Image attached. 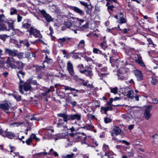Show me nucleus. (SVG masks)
<instances>
[{
    "mask_svg": "<svg viewBox=\"0 0 158 158\" xmlns=\"http://www.w3.org/2000/svg\"><path fill=\"white\" fill-rule=\"evenodd\" d=\"M64 122L62 119H59L58 120V123L57 124V127H62L64 124Z\"/></svg>",
    "mask_w": 158,
    "mask_h": 158,
    "instance_id": "27",
    "label": "nucleus"
},
{
    "mask_svg": "<svg viewBox=\"0 0 158 158\" xmlns=\"http://www.w3.org/2000/svg\"><path fill=\"white\" fill-rule=\"evenodd\" d=\"M31 56V53L30 52H27L26 54L25 57L27 58H29Z\"/></svg>",
    "mask_w": 158,
    "mask_h": 158,
    "instance_id": "61",
    "label": "nucleus"
},
{
    "mask_svg": "<svg viewBox=\"0 0 158 158\" xmlns=\"http://www.w3.org/2000/svg\"><path fill=\"white\" fill-rule=\"evenodd\" d=\"M81 73L85 74L86 76L89 77L90 78H92L93 75L92 68L88 66L85 67V69L83 70V71H81Z\"/></svg>",
    "mask_w": 158,
    "mask_h": 158,
    "instance_id": "5",
    "label": "nucleus"
},
{
    "mask_svg": "<svg viewBox=\"0 0 158 158\" xmlns=\"http://www.w3.org/2000/svg\"><path fill=\"white\" fill-rule=\"evenodd\" d=\"M57 115L58 117L63 118L62 120L64 122H67L68 120H69V114H68L66 113H60L57 114Z\"/></svg>",
    "mask_w": 158,
    "mask_h": 158,
    "instance_id": "10",
    "label": "nucleus"
},
{
    "mask_svg": "<svg viewBox=\"0 0 158 158\" xmlns=\"http://www.w3.org/2000/svg\"><path fill=\"white\" fill-rule=\"evenodd\" d=\"M9 37V36L6 34L0 35V39L3 40L4 41L6 40V39Z\"/></svg>",
    "mask_w": 158,
    "mask_h": 158,
    "instance_id": "28",
    "label": "nucleus"
},
{
    "mask_svg": "<svg viewBox=\"0 0 158 158\" xmlns=\"http://www.w3.org/2000/svg\"><path fill=\"white\" fill-rule=\"evenodd\" d=\"M17 76L19 78L20 82L19 83H22L23 82V81L22 80V78H23L25 75L26 73L23 72V70H20L17 72Z\"/></svg>",
    "mask_w": 158,
    "mask_h": 158,
    "instance_id": "13",
    "label": "nucleus"
},
{
    "mask_svg": "<svg viewBox=\"0 0 158 158\" xmlns=\"http://www.w3.org/2000/svg\"><path fill=\"white\" fill-rule=\"evenodd\" d=\"M150 139L152 140L153 142H155V141H158V135L156 134H155L153 135L150 137Z\"/></svg>",
    "mask_w": 158,
    "mask_h": 158,
    "instance_id": "25",
    "label": "nucleus"
},
{
    "mask_svg": "<svg viewBox=\"0 0 158 158\" xmlns=\"http://www.w3.org/2000/svg\"><path fill=\"white\" fill-rule=\"evenodd\" d=\"M153 103L154 104H157L158 103V100L156 98H154L152 99Z\"/></svg>",
    "mask_w": 158,
    "mask_h": 158,
    "instance_id": "49",
    "label": "nucleus"
},
{
    "mask_svg": "<svg viewBox=\"0 0 158 158\" xmlns=\"http://www.w3.org/2000/svg\"><path fill=\"white\" fill-rule=\"evenodd\" d=\"M114 7V5H110V6H108V7H107V9L109 11V10H111V11L113 10V8Z\"/></svg>",
    "mask_w": 158,
    "mask_h": 158,
    "instance_id": "48",
    "label": "nucleus"
},
{
    "mask_svg": "<svg viewBox=\"0 0 158 158\" xmlns=\"http://www.w3.org/2000/svg\"><path fill=\"white\" fill-rule=\"evenodd\" d=\"M158 82V81L155 78H152L151 81L152 84L153 85L156 84Z\"/></svg>",
    "mask_w": 158,
    "mask_h": 158,
    "instance_id": "37",
    "label": "nucleus"
},
{
    "mask_svg": "<svg viewBox=\"0 0 158 158\" xmlns=\"http://www.w3.org/2000/svg\"><path fill=\"white\" fill-rule=\"evenodd\" d=\"M80 3L83 6H85V7L88 6V4L85 2H82V1H80Z\"/></svg>",
    "mask_w": 158,
    "mask_h": 158,
    "instance_id": "52",
    "label": "nucleus"
},
{
    "mask_svg": "<svg viewBox=\"0 0 158 158\" xmlns=\"http://www.w3.org/2000/svg\"><path fill=\"white\" fill-rule=\"evenodd\" d=\"M12 95L17 101H20L21 100V96L18 93H14Z\"/></svg>",
    "mask_w": 158,
    "mask_h": 158,
    "instance_id": "21",
    "label": "nucleus"
},
{
    "mask_svg": "<svg viewBox=\"0 0 158 158\" xmlns=\"http://www.w3.org/2000/svg\"><path fill=\"white\" fill-rule=\"evenodd\" d=\"M40 13L47 22H49L53 21V19L52 17L49 14H47L44 10H41Z\"/></svg>",
    "mask_w": 158,
    "mask_h": 158,
    "instance_id": "8",
    "label": "nucleus"
},
{
    "mask_svg": "<svg viewBox=\"0 0 158 158\" xmlns=\"http://www.w3.org/2000/svg\"><path fill=\"white\" fill-rule=\"evenodd\" d=\"M104 121L105 123H107L110 122L111 121V120L108 118L106 117L104 118Z\"/></svg>",
    "mask_w": 158,
    "mask_h": 158,
    "instance_id": "45",
    "label": "nucleus"
},
{
    "mask_svg": "<svg viewBox=\"0 0 158 158\" xmlns=\"http://www.w3.org/2000/svg\"><path fill=\"white\" fill-rule=\"evenodd\" d=\"M17 52H15V56H17L19 59H22L24 58L23 56L24 53L23 52H19L17 53Z\"/></svg>",
    "mask_w": 158,
    "mask_h": 158,
    "instance_id": "22",
    "label": "nucleus"
},
{
    "mask_svg": "<svg viewBox=\"0 0 158 158\" xmlns=\"http://www.w3.org/2000/svg\"><path fill=\"white\" fill-rule=\"evenodd\" d=\"M85 42L84 40H82L80 41L79 44H78V46L80 44H84L85 45Z\"/></svg>",
    "mask_w": 158,
    "mask_h": 158,
    "instance_id": "58",
    "label": "nucleus"
},
{
    "mask_svg": "<svg viewBox=\"0 0 158 158\" xmlns=\"http://www.w3.org/2000/svg\"><path fill=\"white\" fill-rule=\"evenodd\" d=\"M59 43H63L66 41V39L65 37L60 38L58 40Z\"/></svg>",
    "mask_w": 158,
    "mask_h": 158,
    "instance_id": "43",
    "label": "nucleus"
},
{
    "mask_svg": "<svg viewBox=\"0 0 158 158\" xmlns=\"http://www.w3.org/2000/svg\"><path fill=\"white\" fill-rule=\"evenodd\" d=\"M118 79L121 80H126L127 79V76L126 73L125 69L123 68L120 69L117 74Z\"/></svg>",
    "mask_w": 158,
    "mask_h": 158,
    "instance_id": "4",
    "label": "nucleus"
},
{
    "mask_svg": "<svg viewBox=\"0 0 158 158\" xmlns=\"http://www.w3.org/2000/svg\"><path fill=\"white\" fill-rule=\"evenodd\" d=\"M77 21L79 23V24L80 25H81V23L84 22V20L82 19H78Z\"/></svg>",
    "mask_w": 158,
    "mask_h": 158,
    "instance_id": "59",
    "label": "nucleus"
},
{
    "mask_svg": "<svg viewBox=\"0 0 158 158\" xmlns=\"http://www.w3.org/2000/svg\"><path fill=\"white\" fill-rule=\"evenodd\" d=\"M6 22L8 24L9 28L8 29L9 30V31L10 30H14V25H13V22H6Z\"/></svg>",
    "mask_w": 158,
    "mask_h": 158,
    "instance_id": "26",
    "label": "nucleus"
},
{
    "mask_svg": "<svg viewBox=\"0 0 158 158\" xmlns=\"http://www.w3.org/2000/svg\"><path fill=\"white\" fill-rule=\"evenodd\" d=\"M75 155L73 153L71 154L67 155L66 156L64 157V158H73L74 157Z\"/></svg>",
    "mask_w": 158,
    "mask_h": 158,
    "instance_id": "34",
    "label": "nucleus"
},
{
    "mask_svg": "<svg viewBox=\"0 0 158 158\" xmlns=\"http://www.w3.org/2000/svg\"><path fill=\"white\" fill-rule=\"evenodd\" d=\"M8 129H7L5 131L4 133H5L6 135H2V136L4 137H6L10 139H12L15 136V134L10 131H8Z\"/></svg>",
    "mask_w": 158,
    "mask_h": 158,
    "instance_id": "15",
    "label": "nucleus"
},
{
    "mask_svg": "<svg viewBox=\"0 0 158 158\" xmlns=\"http://www.w3.org/2000/svg\"><path fill=\"white\" fill-rule=\"evenodd\" d=\"M22 18V16H21L19 15H18L17 16L18 22H21V21Z\"/></svg>",
    "mask_w": 158,
    "mask_h": 158,
    "instance_id": "54",
    "label": "nucleus"
},
{
    "mask_svg": "<svg viewBox=\"0 0 158 158\" xmlns=\"http://www.w3.org/2000/svg\"><path fill=\"white\" fill-rule=\"evenodd\" d=\"M127 154L128 156L129 157H132L134 155V152L133 151H131L129 152H128Z\"/></svg>",
    "mask_w": 158,
    "mask_h": 158,
    "instance_id": "44",
    "label": "nucleus"
},
{
    "mask_svg": "<svg viewBox=\"0 0 158 158\" xmlns=\"http://www.w3.org/2000/svg\"><path fill=\"white\" fill-rule=\"evenodd\" d=\"M134 124H131L128 127V129H129L130 130H131L134 128Z\"/></svg>",
    "mask_w": 158,
    "mask_h": 158,
    "instance_id": "62",
    "label": "nucleus"
},
{
    "mask_svg": "<svg viewBox=\"0 0 158 158\" xmlns=\"http://www.w3.org/2000/svg\"><path fill=\"white\" fill-rule=\"evenodd\" d=\"M135 61L136 63L140 64L142 67H144L145 66V65L143 63L142 58L141 56L138 55L137 58L135 60Z\"/></svg>",
    "mask_w": 158,
    "mask_h": 158,
    "instance_id": "19",
    "label": "nucleus"
},
{
    "mask_svg": "<svg viewBox=\"0 0 158 158\" xmlns=\"http://www.w3.org/2000/svg\"><path fill=\"white\" fill-rule=\"evenodd\" d=\"M112 139L114 140L117 141H118L120 143H123L125 144H126L127 145H128L129 144V143L125 140H119L118 139H117L116 138H114V137H113Z\"/></svg>",
    "mask_w": 158,
    "mask_h": 158,
    "instance_id": "24",
    "label": "nucleus"
},
{
    "mask_svg": "<svg viewBox=\"0 0 158 158\" xmlns=\"http://www.w3.org/2000/svg\"><path fill=\"white\" fill-rule=\"evenodd\" d=\"M6 63L7 66L12 69H17L19 70H23L25 64L19 61H16L13 57H8Z\"/></svg>",
    "mask_w": 158,
    "mask_h": 158,
    "instance_id": "1",
    "label": "nucleus"
},
{
    "mask_svg": "<svg viewBox=\"0 0 158 158\" xmlns=\"http://www.w3.org/2000/svg\"><path fill=\"white\" fill-rule=\"evenodd\" d=\"M48 63H51L52 62V59L48 58V59H45V60Z\"/></svg>",
    "mask_w": 158,
    "mask_h": 158,
    "instance_id": "63",
    "label": "nucleus"
},
{
    "mask_svg": "<svg viewBox=\"0 0 158 158\" xmlns=\"http://www.w3.org/2000/svg\"><path fill=\"white\" fill-rule=\"evenodd\" d=\"M134 92L132 90H131L127 92V96L128 98L131 99H133L134 98Z\"/></svg>",
    "mask_w": 158,
    "mask_h": 158,
    "instance_id": "23",
    "label": "nucleus"
},
{
    "mask_svg": "<svg viewBox=\"0 0 158 158\" xmlns=\"http://www.w3.org/2000/svg\"><path fill=\"white\" fill-rule=\"evenodd\" d=\"M81 115L78 114H69V120H74L77 119L78 120H80L81 119Z\"/></svg>",
    "mask_w": 158,
    "mask_h": 158,
    "instance_id": "17",
    "label": "nucleus"
},
{
    "mask_svg": "<svg viewBox=\"0 0 158 158\" xmlns=\"http://www.w3.org/2000/svg\"><path fill=\"white\" fill-rule=\"evenodd\" d=\"M24 124V123L23 122H16L14 123H13L11 124V125H16V126L18 127L19 126L22 125L23 124Z\"/></svg>",
    "mask_w": 158,
    "mask_h": 158,
    "instance_id": "42",
    "label": "nucleus"
},
{
    "mask_svg": "<svg viewBox=\"0 0 158 158\" xmlns=\"http://www.w3.org/2000/svg\"><path fill=\"white\" fill-rule=\"evenodd\" d=\"M105 108L108 111V110H113V107L111 106H107Z\"/></svg>",
    "mask_w": 158,
    "mask_h": 158,
    "instance_id": "53",
    "label": "nucleus"
},
{
    "mask_svg": "<svg viewBox=\"0 0 158 158\" xmlns=\"http://www.w3.org/2000/svg\"><path fill=\"white\" fill-rule=\"evenodd\" d=\"M113 131H114L115 134L116 135H118L121 132V130L118 127L115 126L113 128Z\"/></svg>",
    "mask_w": 158,
    "mask_h": 158,
    "instance_id": "20",
    "label": "nucleus"
},
{
    "mask_svg": "<svg viewBox=\"0 0 158 158\" xmlns=\"http://www.w3.org/2000/svg\"><path fill=\"white\" fill-rule=\"evenodd\" d=\"M77 68L79 70V71L80 73H81V71H83V70H82L84 68V66H83V64H79L77 66Z\"/></svg>",
    "mask_w": 158,
    "mask_h": 158,
    "instance_id": "38",
    "label": "nucleus"
},
{
    "mask_svg": "<svg viewBox=\"0 0 158 158\" xmlns=\"http://www.w3.org/2000/svg\"><path fill=\"white\" fill-rule=\"evenodd\" d=\"M16 52H17V50L15 49L11 50L8 48H5V54H7L9 56H12V57L15 56Z\"/></svg>",
    "mask_w": 158,
    "mask_h": 158,
    "instance_id": "11",
    "label": "nucleus"
},
{
    "mask_svg": "<svg viewBox=\"0 0 158 158\" xmlns=\"http://www.w3.org/2000/svg\"><path fill=\"white\" fill-rule=\"evenodd\" d=\"M32 140H31V138H29L26 140V143L27 145H31V143H32Z\"/></svg>",
    "mask_w": 158,
    "mask_h": 158,
    "instance_id": "41",
    "label": "nucleus"
},
{
    "mask_svg": "<svg viewBox=\"0 0 158 158\" xmlns=\"http://www.w3.org/2000/svg\"><path fill=\"white\" fill-rule=\"evenodd\" d=\"M121 116L123 119L125 120L127 122L129 121L133 118L132 115L129 113L123 114Z\"/></svg>",
    "mask_w": 158,
    "mask_h": 158,
    "instance_id": "18",
    "label": "nucleus"
},
{
    "mask_svg": "<svg viewBox=\"0 0 158 158\" xmlns=\"http://www.w3.org/2000/svg\"><path fill=\"white\" fill-rule=\"evenodd\" d=\"M10 108V106L7 103L0 104V108L3 110L6 113L8 114L10 112L9 111Z\"/></svg>",
    "mask_w": 158,
    "mask_h": 158,
    "instance_id": "12",
    "label": "nucleus"
},
{
    "mask_svg": "<svg viewBox=\"0 0 158 158\" xmlns=\"http://www.w3.org/2000/svg\"><path fill=\"white\" fill-rule=\"evenodd\" d=\"M26 41L25 43H24V45H25L27 48H28L30 44L28 42V40H25Z\"/></svg>",
    "mask_w": 158,
    "mask_h": 158,
    "instance_id": "51",
    "label": "nucleus"
},
{
    "mask_svg": "<svg viewBox=\"0 0 158 158\" xmlns=\"http://www.w3.org/2000/svg\"><path fill=\"white\" fill-rule=\"evenodd\" d=\"M65 25L69 28H70L71 29V28H72L73 27V24L69 22H66L65 23Z\"/></svg>",
    "mask_w": 158,
    "mask_h": 158,
    "instance_id": "35",
    "label": "nucleus"
},
{
    "mask_svg": "<svg viewBox=\"0 0 158 158\" xmlns=\"http://www.w3.org/2000/svg\"><path fill=\"white\" fill-rule=\"evenodd\" d=\"M88 27V24L87 23H86L85 24L82 26L81 28H87Z\"/></svg>",
    "mask_w": 158,
    "mask_h": 158,
    "instance_id": "56",
    "label": "nucleus"
},
{
    "mask_svg": "<svg viewBox=\"0 0 158 158\" xmlns=\"http://www.w3.org/2000/svg\"><path fill=\"white\" fill-rule=\"evenodd\" d=\"M118 17L119 18L118 19H121L124 18V15L122 13H120L119 14Z\"/></svg>",
    "mask_w": 158,
    "mask_h": 158,
    "instance_id": "64",
    "label": "nucleus"
},
{
    "mask_svg": "<svg viewBox=\"0 0 158 158\" xmlns=\"http://www.w3.org/2000/svg\"><path fill=\"white\" fill-rule=\"evenodd\" d=\"M70 104L72 105V106L73 107H74L76 105L77 102L75 101H74L73 102L71 101L70 102Z\"/></svg>",
    "mask_w": 158,
    "mask_h": 158,
    "instance_id": "57",
    "label": "nucleus"
},
{
    "mask_svg": "<svg viewBox=\"0 0 158 158\" xmlns=\"http://www.w3.org/2000/svg\"><path fill=\"white\" fill-rule=\"evenodd\" d=\"M118 89L117 87H115L113 88H111L110 89L111 92L113 93L114 94H116L117 93V90Z\"/></svg>",
    "mask_w": 158,
    "mask_h": 158,
    "instance_id": "33",
    "label": "nucleus"
},
{
    "mask_svg": "<svg viewBox=\"0 0 158 158\" xmlns=\"http://www.w3.org/2000/svg\"><path fill=\"white\" fill-rule=\"evenodd\" d=\"M69 8L81 16H83L84 15V11L77 7L71 6H69Z\"/></svg>",
    "mask_w": 158,
    "mask_h": 158,
    "instance_id": "9",
    "label": "nucleus"
},
{
    "mask_svg": "<svg viewBox=\"0 0 158 158\" xmlns=\"http://www.w3.org/2000/svg\"><path fill=\"white\" fill-rule=\"evenodd\" d=\"M113 100V99L112 98H110V101H108L107 102V104L108 105H112V106H118V105H111V103L112 102Z\"/></svg>",
    "mask_w": 158,
    "mask_h": 158,
    "instance_id": "39",
    "label": "nucleus"
},
{
    "mask_svg": "<svg viewBox=\"0 0 158 158\" xmlns=\"http://www.w3.org/2000/svg\"><path fill=\"white\" fill-rule=\"evenodd\" d=\"M32 82L30 81H27L25 82L23 85L19 84V91L22 94H24V92L23 89L25 91H31L33 90V88L31 86Z\"/></svg>",
    "mask_w": 158,
    "mask_h": 158,
    "instance_id": "2",
    "label": "nucleus"
},
{
    "mask_svg": "<svg viewBox=\"0 0 158 158\" xmlns=\"http://www.w3.org/2000/svg\"><path fill=\"white\" fill-rule=\"evenodd\" d=\"M118 19L119 20L118 21V23H125L126 22V20L124 19V18Z\"/></svg>",
    "mask_w": 158,
    "mask_h": 158,
    "instance_id": "36",
    "label": "nucleus"
},
{
    "mask_svg": "<svg viewBox=\"0 0 158 158\" xmlns=\"http://www.w3.org/2000/svg\"><path fill=\"white\" fill-rule=\"evenodd\" d=\"M5 18L3 14L0 15V22L5 21ZM2 23H0V26H1Z\"/></svg>",
    "mask_w": 158,
    "mask_h": 158,
    "instance_id": "30",
    "label": "nucleus"
},
{
    "mask_svg": "<svg viewBox=\"0 0 158 158\" xmlns=\"http://www.w3.org/2000/svg\"><path fill=\"white\" fill-rule=\"evenodd\" d=\"M134 73L137 78V81H140L142 80L143 76L141 71L135 70L134 71Z\"/></svg>",
    "mask_w": 158,
    "mask_h": 158,
    "instance_id": "16",
    "label": "nucleus"
},
{
    "mask_svg": "<svg viewBox=\"0 0 158 158\" xmlns=\"http://www.w3.org/2000/svg\"><path fill=\"white\" fill-rule=\"evenodd\" d=\"M1 27L0 28V30H6V31H9V30L6 27V26L3 25H2V23L1 26H0Z\"/></svg>",
    "mask_w": 158,
    "mask_h": 158,
    "instance_id": "40",
    "label": "nucleus"
},
{
    "mask_svg": "<svg viewBox=\"0 0 158 158\" xmlns=\"http://www.w3.org/2000/svg\"><path fill=\"white\" fill-rule=\"evenodd\" d=\"M93 52L94 53L100 54L102 53V51L99 49L97 48H94L93 50Z\"/></svg>",
    "mask_w": 158,
    "mask_h": 158,
    "instance_id": "29",
    "label": "nucleus"
},
{
    "mask_svg": "<svg viewBox=\"0 0 158 158\" xmlns=\"http://www.w3.org/2000/svg\"><path fill=\"white\" fill-rule=\"evenodd\" d=\"M152 106L149 105L145 109L144 113V116L146 120H148L151 117L150 112L152 110Z\"/></svg>",
    "mask_w": 158,
    "mask_h": 158,
    "instance_id": "6",
    "label": "nucleus"
},
{
    "mask_svg": "<svg viewBox=\"0 0 158 158\" xmlns=\"http://www.w3.org/2000/svg\"><path fill=\"white\" fill-rule=\"evenodd\" d=\"M4 131H5L2 130L1 127L0 126V135L2 136V135H3Z\"/></svg>",
    "mask_w": 158,
    "mask_h": 158,
    "instance_id": "55",
    "label": "nucleus"
},
{
    "mask_svg": "<svg viewBox=\"0 0 158 158\" xmlns=\"http://www.w3.org/2000/svg\"><path fill=\"white\" fill-rule=\"evenodd\" d=\"M50 91V90L48 89L47 91H45L43 93H42V95L44 96H45L47 95L48 93H49Z\"/></svg>",
    "mask_w": 158,
    "mask_h": 158,
    "instance_id": "50",
    "label": "nucleus"
},
{
    "mask_svg": "<svg viewBox=\"0 0 158 158\" xmlns=\"http://www.w3.org/2000/svg\"><path fill=\"white\" fill-rule=\"evenodd\" d=\"M10 14L11 15L16 14L17 12V10L16 9L11 8L10 9Z\"/></svg>",
    "mask_w": 158,
    "mask_h": 158,
    "instance_id": "31",
    "label": "nucleus"
},
{
    "mask_svg": "<svg viewBox=\"0 0 158 158\" xmlns=\"http://www.w3.org/2000/svg\"><path fill=\"white\" fill-rule=\"evenodd\" d=\"M67 69L69 73L71 76H73L75 74L73 65L70 61H68L67 63Z\"/></svg>",
    "mask_w": 158,
    "mask_h": 158,
    "instance_id": "7",
    "label": "nucleus"
},
{
    "mask_svg": "<svg viewBox=\"0 0 158 158\" xmlns=\"http://www.w3.org/2000/svg\"><path fill=\"white\" fill-rule=\"evenodd\" d=\"M27 31L29 32L30 35H33L36 38H42V35L40 34V31L33 27H31L29 30H27Z\"/></svg>",
    "mask_w": 158,
    "mask_h": 158,
    "instance_id": "3",
    "label": "nucleus"
},
{
    "mask_svg": "<svg viewBox=\"0 0 158 158\" xmlns=\"http://www.w3.org/2000/svg\"><path fill=\"white\" fill-rule=\"evenodd\" d=\"M101 111L102 112V111L103 110L104 112V113L106 114H107V110L105 108V107H104L102 106L101 108Z\"/></svg>",
    "mask_w": 158,
    "mask_h": 158,
    "instance_id": "46",
    "label": "nucleus"
},
{
    "mask_svg": "<svg viewBox=\"0 0 158 158\" xmlns=\"http://www.w3.org/2000/svg\"><path fill=\"white\" fill-rule=\"evenodd\" d=\"M100 46L104 50H105L107 47V44L106 42H102Z\"/></svg>",
    "mask_w": 158,
    "mask_h": 158,
    "instance_id": "32",
    "label": "nucleus"
},
{
    "mask_svg": "<svg viewBox=\"0 0 158 158\" xmlns=\"http://www.w3.org/2000/svg\"><path fill=\"white\" fill-rule=\"evenodd\" d=\"M31 27H33L32 26H31V24L30 21H29L28 20H27L24 21L22 23V27L23 28H25L26 29H28Z\"/></svg>",
    "mask_w": 158,
    "mask_h": 158,
    "instance_id": "14",
    "label": "nucleus"
},
{
    "mask_svg": "<svg viewBox=\"0 0 158 158\" xmlns=\"http://www.w3.org/2000/svg\"><path fill=\"white\" fill-rule=\"evenodd\" d=\"M36 135L35 134H32L31 135L30 137H29L31 139V140H32V139H35L36 138Z\"/></svg>",
    "mask_w": 158,
    "mask_h": 158,
    "instance_id": "47",
    "label": "nucleus"
},
{
    "mask_svg": "<svg viewBox=\"0 0 158 158\" xmlns=\"http://www.w3.org/2000/svg\"><path fill=\"white\" fill-rule=\"evenodd\" d=\"M49 29L50 31V32L49 34L51 35L53 32V30L51 27H49Z\"/></svg>",
    "mask_w": 158,
    "mask_h": 158,
    "instance_id": "60",
    "label": "nucleus"
}]
</instances>
